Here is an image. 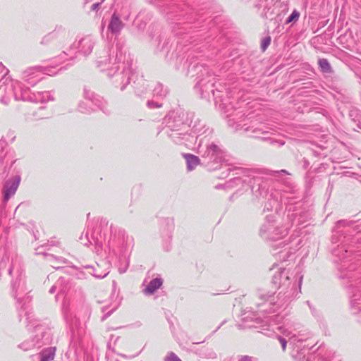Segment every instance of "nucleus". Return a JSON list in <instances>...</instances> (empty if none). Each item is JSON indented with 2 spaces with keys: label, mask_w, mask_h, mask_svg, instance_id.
Masks as SVG:
<instances>
[{
  "label": "nucleus",
  "mask_w": 361,
  "mask_h": 361,
  "mask_svg": "<svg viewBox=\"0 0 361 361\" xmlns=\"http://www.w3.org/2000/svg\"><path fill=\"white\" fill-rule=\"evenodd\" d=\"M55 350L53 348H48L44 350L42 353L41 361H51L54 360Z\"/></svg>",
  "instance_id": "obj_5"
},
{
  "label": "nucleus",
  "mask_w": 361,
  "mask_h": 361,
  "mask_svg": "<svg viewBox=\"0 0 361 361\" xmlns=\"http://www.w3.org/2000/svg\"><path fill=\"white\" fill-rule=\"evenodd\" d=\"M123 24L120 19L114 15L112 16L109 27L114 32H118L122 28Z\"/></svg>",
  "instance_id": "obj_3"
},
{
  "label": "nucleus",
  "mask_w": 361,
  "mask_h": 361,
  "mask_svg": "<svg viewBox=\"0 0 361 361\" xmlns=\"http://www.w3.org/2000/svg\"><path fill=\"white\" fill-rule=\"evenodd\" d=\"M281 344H282L283 349V350H284L286 349V343L285 340H283H283H281Z\"/></svg>",
  "instance_id": "obj_10"
},
{
  "label": "nucleus",
  "mask_w": 361,
  "mask_h": 361,
  "mask_svg": "<svg viewBox=\"0 0 361 361\" xmlns=\"http://www.w3.org/2000/svg\"><path fill=\"white\" fill-rule=\"evenodd\" d=\"M166 361H181L179 357L175 355L173 353H171L166 357Z\"/></svg>",
  "instance_id": "obj_9"
},
{
  "label": "nucleus",
  "mask_w": 361,
  "mask_h": 361,
  "mask_svg": "<svg viewBox=\"0 0 361 361\" xmlns=\"http://www.w3.org/2000/svg\"><path fill=\"white\" fill-rule=\"evenodd\" d=\"M270 43H271V37H267L262 40L261 49L263 52L265 51V50L267 49V47L270 45Z\"/></svg>",
  "instance_id": "obj_7"
},
{
  "label": "nucleus",
  "mask_w": 361,
  "mask_h": 361,
  "mask_svg": "<svg viewBox=\"0 0 361 361\" xmlns=\"http://www.w3.org/2000/svg\"><path fill=\"white\" fill-rule=\"evenodd\" d=\"M318 64L321 68V71L324 73H331V66L329 62L326 59H320L318 61Z\"/></svg>",
  "instance_id": "obj_6"
},
{
  "label": "nucleus",
  "mask_w": 361,
  "mask_h": 361,
  "mask_svg": "<svg viewBox=\"0 0 361 361\" xmlns=\"http://www.w3.org/2000/svg\"><path fill=\"white\" fill-rule=\"evenodd\" d=\"M162 285V280L161 279H155L150 281L149 285L145 290V293L147 294H152L157 289Z\"/></svg>",
  "instance_id": "obj_2"
},
{
  "label": "nucleus",
  "mask_w": 361,
  "mask_h": 361,
  "mask_svg": "<svg viewBox=\"0 0 361 361\" xmlns=\"http://www.w3.org/2000/svg\"><path fill=\"white\" fill-rule=\"evenodd\" d=\"M20 181V177H15L13 179L8 181L4 186V200H8L13 195L19 186Z\"/></svg>",
  "instance_id": "obj_1"
},
{
  "label": "nucleus",
  "mask_w": 361,
  "mask_h": 361,
  "mask_svg": "<svg viewBox=\"0 0 361 361\" xmlns=\"http://www.w3.org/2000/svg\"><path fill=\"white\" fill-rule=\"evenodd\" d=\"M300 17V13L297 11L296 10H294L291 15L288 18L286 22L290 23L292 21L298 20V19Z\"/></svg>",
  "instance_id": "obj_8"
},
{
  "label": "nucleus",
  "mask_w": 361,
  "mask_h": 361,
  "mask_svg": "<svg viewBox=\"0 0 361 361\" xmlns=\"http://www.w3.org/2000/svg\"><path fill=\"white\" fill-rule=\"evenodd\" d=\"M188 163V168L189 170H192L199 164V159L197 157L192 154H188L186 157Z\"/></svg>",
  "instance_id": "obj_4"
}]
</instances>
